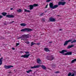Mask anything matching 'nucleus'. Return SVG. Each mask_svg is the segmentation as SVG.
<instances>
[{
    "mask_svg": "<svg viewBox=\"0 0 76 76\" xmlns=\"http://www.w3.org/2000/svg\"><path fill=\"white\" fill-rule=\"evenodd\" d=\"M22 12V10L21 9H19L17 10L18 12Z\"/></svg>",
    "mask_w": 76,
    "mask_h": 76,
    "instance_id": "2f4dec72",
    "label": "nucleus"
},
{
    "mask_svg": "<svg viewBox=\"0 0 76 76\" xmlns=\"http://www.w3.org/2000/svg\"><path fill=\"white\" fill-rule=\"evenodd\" d=\"M42 22H44V21H45V20H44V18L42 19Z\"/></svg>",
    "mask_w": 76,
    "mask_h": 76,
    "instance_id": "58836bf2",
    "label": "nucleus"
},
{
    "mask_svg": "<svg viewBox=\"0 0 76 76\" xmlns=\"http://www.w3.org/2000/svg\"><path fill=\"white\" fill-rule=\"evenodd\" d=\"M1 18H3V16L0 15V19H1Z\"/></svg>",
    "mask_w": 76,
    "mask_h": 76,
    "instance_id": "ea45409f",
    "label": "nucleus"
},
{
    "mask_svg": "<svg viewBox=\"0 0 76 76\" xmlns=\"http://www.w3.org/2000/svg\"><path fill=\"white\" fill-rule=\"evenodd\" d=\"M23 38V36H22L21 37H19L18 38V39H21V40H22V38Z\"/></svg>",
    "mask_w": 76,
    "mask_h": 76,
    "instance_id": "c756f323",
    "label": "nucleus"
},
{
    "mask_svg": "<svg viewBox=\"0 0 76 76\" xmlns=\"http://www.w3.org/2000/svg\"><path fill=\"white\" fill-rule=\"evenodd\" d=\"M25 43H26V44H29V42H25Z\"/></svg>",
    "mask_w": 76,
    "mask_h": 76,
    "instance_id": "c9c22d12",
    "label": "nucleus"
},
{
    "mask_svg": "<svg viewBox=\"0 0 76 76\" xmlns=\"http://www.w3.org/2000/svg\"><path fill=\"white\" fill-rule=\"evenodd\" d=\"M72 47H74V45H69L67 48H72Z\"/></svg>",
    "mask_w": 76,
    "mask_h": 76,
    "instance_id": "dca6fc26",
    "label": "nucleus"
},
{
    "mask_svg": "<svg viewBox=\"0 0 76 76\" xmlns=\"http://www.w3.org/2000/svg\"><path fill=\"white\" fill-rule=\"evenodd\" d=\"M63 0H61L62 1H63Z\"/></svg>",
    "mask_w": 76,
    "mask_h": 76,
    "instance_id": "3c124183",
    "label": "nucleus"
},
{
    "mask_svg": "<svg viewBox=\"0 0 76 76\" xmlns=\"http://www.w3.org/2000/svg\"><path fill=\"white\" fill-rule=\"evenodd\" d=\"M48 7V4H47L46 6H45V8H47V7Z\"/></svg>",
    "mask_w": 76,
    "mask_h": 76,
    "instance_id": "79ce46f5",
    "label": "nucleus"
},
{
    "mask_svg": "<svg viewBox=\"0 0 76 76\" xmlns=\"http://www.w3.org/2000/svg\"><path fill=\"white\" fill-rule=\"evenodd\" d=\"M49 6L50 7V8H51V9H53V7L54 4H53L52 3H50L49 4Z\"/></svg>",
    "mask_w": 76,
    "mask_h": 76,
    "instance_id": "4468645a",
    "label": "nucleus"
},
{
    "mask_svg": "<svg viewBox=\"0 0 76 76\" xmlns=\"http://www.w3.org/2000/svg\"><path fill=\"white\" fill-rule=\"evenodd\" d=\"M50 1H51V0H47L46 1V2L48 3V2H50Z\"/></svg>",
    "mask_w": 76,
    "mask_h": 76,
    "instance_id": "72a5a7b5",
    "label": "nucleus"
},
{
    "mask_svg": "<svg viewBox=\"0 0 76 76\" xmlns=\"http://www.w3.org/2000/svg\"><path fill=\"white\" fill-rule=\"evenodd\" d=\"M59 31H62V29H59Z\"/></svg>",
    "mask_w": 76,
    "mask_h": 76,
    "instance_id": "de8ad7c7",
    "label": "nucleus"
},
{
    "mask_svg": "<svg viewBox=\"0 0 76 76\" xmlns=\"http://www.w3.org/2000/svg\"><path fill=\"white\" fill-rule=\"evenodd\" d=\"M35 44H36L35 43H34V42H32L31 43V47H32V46L34 45H35Z\"/></svg>",
    "mask_w": 76,
    "mask_h": 76,
    "instance_id": "c85d7f7f",
    "label": "nucleus"
},
{
    "mask_svg": "<svg viewBox=\"0 0 76 76\" xmlns=\"http://www.w3.org/2000/svg\"><path fill=\"white\" fill-rule=\"evenodd\" d=\"M29 52H25V53H26V54H29Z\"/></svg>",
    "mask_w": 76,
    "mask_h": 76,
    "instance_id": "e433bc0d",
    "label": "nucleus"
},
{
    "mask_svg": "<svg viewBox=\"0 0 76 76\" xmlns=\"http://www.w3.org/2000/svg\"><path fill=\"white\" fill-rule=\"evenodd\" d=\"M2 15H3V16H6V15H7V13H6V12H2Z\"/></svg>",
    "mask_w": 76,
    "mask_h": 76,
    "instance_id": "393cba45",
    "label": "nucleus"
},
{
    "mask_svg": "<svg viewBox=\"0 0 76 76\" xmlns=\"http://www.w3.org/2000/svg\"><path fill=\"white\" fill-rule=\"evenodd\" d=\"M37 63L38 64H41V61L40 58H39L37 59Z\"/></svg>",
    "mask_w": 76,
    "mask_h": 76,
    "instance_id": "f8f14e48",
    "label": "nucleus"
},
{
    "mask_svg": "<svg viewBox=\"0 0 76 76\" xmlns=\"http://www.w3.org/2000/svg\"><path fill=\"white\" fill-rule=\"evenodd\" d=\"M14 22H15V21H12L11 22H10L9 23L10 24H12V23H13Z\"/></svg>",
    "mask_w": 76,
    "mask_h": 76,
    "instance_id": "f704fd0d",
    "label": "nucleus"
},
{
    "mask_svg": "<svg viewBox=\"0 0 76 76\" xmlns=\"http://www.w3.org/2000/svg\"><path fill=\"white\" fill-rule=\"evenodd\" d=\"M41 67L43 69V70H46V69H47L46 67L43 65L41 66Z\"/></svg>",
    "mask_w": 76,
    "mask_h": 76,
    "instance_id": "a211bd4d",
    "label": "nucleus"
},
{
    "mask_svg": "<svg viewBox=\"0 0 76 76\" xmlns=\"http://www.w3.org/2000/svg\"><path fill=\"white\" fill-rule=\"evenodd\" d=\"M73 74H74V75H76V72H74V73H73Z\"/></svg>",
    "mask_w": 76,
    "mask_h": 76,
    "instance_id": "c03bdc74",
    "label": "nucleus"
},
{
    "mask_svg": "<svg viewBox=\"0 0 76 76\" xmlns=\"http://www.w3.org/2000/svg\"><path fill=\"white\" fill-rule=\"evenodd\" d=\"M40 44L39 42L38 43H36V45H39Z\"/></svg>",
    "mask_w": 76,
    "mask_h": 76,
    "instance_id": "473e14b6",
    "label": "nucleus"
},
{
    "mask_svg": "<svg viewBox=\"0 0 76 76\" xmlns=\"http://www.w3.org/2000/svg\"><path fill=\"white\" fill-rule=\"evenodd\" d=\"M58 7V5H54L53 7V8L52 9H56V8H57V7Z\"/></svg>",
    "mask_w": 76,
    "mask_h": 76,
    "instance_id": "f3484780",
    "label": "nucleus"
},
{
    "mask_svg": "<svg viewBox=\"0 0 76 76\" xmlns=\"http://www.w3.org/2000/svg\"><path fill=\"white\" fill-rule=\"evenodd\" d=\"M27 38L25 37V36H23L22 40H23L24 41H26L27 40Z\"/></svg>",
    "mask_w": 76,
    "mask_h": 76,
    "instance_id": "2eb2a0df",
    "label": "nucleus"
},
{
    "mask_svg": "<svg viewBox=\"0 0 76 76\" xmlns=\"http://www.w3.org/2000/svg\"><path fill=\"white\" fill-rule=\"evenodd\" d=\"M72 41V40L69 39L68 41H65L64 44V46H65V45H67V44H68V42H71Z\"/></svg>",
    "mask_w": 76,
    "mask_h": 76,
    "instance_id": "9b49d317",
    "label": "nucleus"
},
{
    "mask_svg": "<svg viewBox=\"0 0 76 76\" xmlns=\"http://www.w3.org/2000/svg\"><path fill=\"white\" fill-rule=\"evenodd\" d=\"M65 52H67V50H63L61 51H59V53L61 54H63Z\"/></svg>",
    "mask_w": 76,
    "mask_h": 76,
    "instance_id": "ddd939ff",
    "label": "nucleus"
},
{
    "mask_svg": "<svg viewBox=\"0 0 76 76\" xmlns=\"http://www.w3.org/2000/svg\"><path fill=\"white\" fill-rule=\"evenodd\" d=\"M72 74L71 73V72H69L68 75V76H75L74 74H72Z\"/></svg>",
    "mask_w": 76,
    "mask_h": 76,
    "instance_id": "aec40b11",
    "label": "nucleus"
},
{
    "mask_svg": "<svg viewBox=\"0 0 76 76\" xmlns=\"http://www.w3.org/2000/svg\"><path fill=\"white\" fill-rule=\"evenodd\" d=\"M38 6V4H34L33 5H30L28 6V7H30L29 9L30 10H32L34 9V7H37Z\"/></svg>",
    "mask_w": 76,
    "mask_h": 76,
    "instance_id": "f257e3e1",
    "label": "nucleus"
},
{
    "mask_svg": "<svg viewBox=\"0 0 76 76\" xmlns=\"http://www.w3.org/2000/svg\"><path fill=\"white\" fill-rule=\"evenodd\" d=\"M12 50H15V48H12Z\"/></svg>",
    "mask_w": 76,
    "mask_h": 76,
    "instance_id": "49530a36",
    "label": "nucleus"
},
{
    "mask_svg": "<svg viewBox=\"0 0 76 76\" xmlns=\"http://www.w3.org/2000/svg\"><path fill=\"white\" fill-rule=\"evenodd\" d=\"M24 12H28V13H30L31 11L29 10H28L26 9H24Z\"/></svg>",
    "mask_w": 76,
    "mask_h": 76,
    "instance_id": "4be33fe9",
    "label": "nucleus"
},
{
    "mask_svg": "<svg viewBox=\"0 0 76 76\" xmlns=\"http://www.w3.org/2000/svg\"><path fill=\"white\" fill-rule=\"evenodd\" d=\"M24 36L27 38H28L29 37V34L24 35Z\"/></svg>",
    "mask_w": 76,
    "mask_h": 76,
    "instance_id": "5701e85b",
    "label": "nucleus"
},
{
    "mask_svg": "<svg viewBox=\"0 0 76 76\" xmlns=\"http://www.w3.org/2000/svg\"><path fill=\"white\" fill-rule=\"evenodd\" d=\"M44 50L46 51V52H48V51H49V52H50V50L48 49V48H44Z\"/></svg>",
    "mask_w": 76,
    "mask_h": 76,
    "instance_id": "6ab92c4d",
    "label": "nucleus"
},
{
    "mask_svg": "<svg viewBox=\"0 0 76 76\" xmlns=\"http://www.w3.org/2000/svg\"><path fill=\"white\" fill-rule=\"evenodd\" d=\"M10 10H13V8H10Z\"/></svg>",
    "mask_w": 76,
    "mask_h": 76,
    "instance_id": "8fccbe9b",
    "label": "nucleus"
},
{
    "mask_svg": "<svg viewBox=\"0 0 76 76\" xmlns=\"http://www.w3.org/2000/svg\"><path fill=\"white\" fill-rule=\"evenodd\" d=\"M46 58L48 60H50V61H51V60H54V56H48L46 57Z\"/></svg>",
    "mask_w": 76,
    "mask_h": 76,
    "instance_id": "7ed1b4c3",
    "label": "nucleus"
},
{
    "mask_svg": "<svg viewBox=\"0 0 76 76\" xmlns=\"http://www.w3.org/2000/svg\"><path fill=\"white\" fill-rule=\"evenodd\" d=\"M0 56H1V55L0 54Z\"/></svg>",
    "mask_w": 76,
    "mask_h": 76,
    "instance_id": "6e6d98bb",
    "label": "nucleus"
},
{
    "mask_svg": "<svg viewBox=\"0 0 76 76\" xmlns=\"http://www.w3.org/2000/svg\"><path fill=\"white\" fill-rule=\"evenodd\" d=\"M70 1V0H69V1Z\"/></svg>",
    "mask_w": 76,
    "mask_h": 76,
    "instance_id": "864d4df0",
    "label": "nucleus"
},
{
    "mask_svg": "<svg viewBox=\"0 0 76 76\" xmlns=\"http://www.w3.org/2000/svg\"><path fill=\"white\" fill-rule=\"evenodd\" d=\"M43 13H42V14H40V16H43Z\"/></svg>",
    "mask_w": 76,
    "mask_h": 76,
    "instance_id": "37998d69",
    "label": "nucleus"
},
{
    "mask_svg": "<svg viewBox=\"0 0 76 76\" xmlns=\"http://www.w3.org/2000/svg\"><path fill=\"white\" fill-rule=\"evenodd\" d=\"M2 59H3V58L2 57L0 59V66L2 64V61L1 60Z\"/></svg>",
    "mask_w": 76,
    "mask_h": 76,
    "instance_id": "b1692460",
    "label": "nucleus"
},
{
    "mask_svg": "<svg viewBox=\"0 0 76 76\" xmlns=\"http://www.w3.org/2000/svg\"><path fill=\"white\" fill-rule=\"evenodd\" d=\"M60 16V15H58V16Z\"/></svg>",
    "mask_w": 76,
    "mask_h": 76,
    "instance_id": "603ef678",
    "label": "nucleus"
},
{
    "mask_svg": "<svg viewBox=\"0 0 76 76\" xmlns=\"http://www.w3.org/2000/svg\"><path fill=\"white\" fill-rule=\"evenodd\" d=\"M49 44H51V43H53V42H49Z\"/></svg>",
    "mask_w": 76,
    "mask_h": 76,
    "instance_id": "a18cd8bd",
    "label": "nucleus"
},
{
    "mask_svg": "<svg viewBox=\"0 0 76 76\" xmlns=\"http://www.w3.org/2000/svg\"><path fill=\"white\" fill-rule=\"evenodd\" d=\"M75 61H76V58L72 60L71 62V63H73Z\"/></svg>",
    "mask_w": 76,
    "mask_h": 76,
    "instance_id": "a878e982",
    "label": "nucleus"
},
{
    "mask_svg": "<svg viewBox=\"0 0 76 76\" xmlns=\"http://www.w3.org/2000/svg\"><path fill=\"white\" fill-rule=\"evenodd\" d=\"M63 55L65 56H67V55H72V52H67L65 54L63 53Z\"/></svg>",
    "mask_w": 76,
    "mask_h": 76,
    "instance_id": "0eeeda50",
    "label": "nucleus"
},
{
    "mask_svg": "<svg viewBox=\"0 0 76 76\" xmlns=\"http://www.w3.org/2000/svg\"><path fill=\"white\" fill-rule=\"evenodd\" d=\"M17 46H18V45H19V43H17L16 44Z\"/></svg>",
    "mask_w": 76,
    "mask_h": 76,
    "instance_id": "a19ab883",
    "label": "nucleus"
},
{
    "mask_svg": "<svg viewBox=\"0 0 76 76\" xmlns=\"http://www.w3.org/2000/svg\"><path fill=\"white\" fill-rule=\"evenodd\" d=\"M4 67L6 69H10L11 67H13V66H12V65H9L8 66L7 65H5L4 66Z\"/></svg>",
    "mask_w": 76,
    "mask_h": 76,
    "instance_id": "423d86ee",
    "label": "nucleus"
},
{
    "mask_svg": "<svg viewBox=\"0 0 76 76\" xmlns=\"http://www.w3.org/2000/svg\"><path fill=\"white\" fill-rule=\"evenodd\" d=\"M4 25H7L8 24V22H7L5 21L4 22Z\"/></svg>",
    "mask_w": 76,
    "mask_h": 76,
    "instance_id": "cd10ccee",
    "label": "nucleus"
},
{
    "mask_svg": "<svg viewBox=\"0 0 76 76\" xmlns=\"http://www.w3.org/2000/svg\"><path fill=\"white\" fill-rule=\"evenodd\" d=\"M73 42L75 43L76 42V40H74L73 41L71 42V44H73Z\"/></svg>",
    "mask_w": 76,
    "mask_h": 76,
    "instance_id": "7c9ffc66",
    "label": "nucleus"
},
{
    "mask_svg": "<svg viewBox=\"0 0 76 76\" xmlns=\"http://www.w3.org/2000/svg\"><path fill=\"white\" fill-rule=\"evenodd\" d=\"M6 16L7 18H15V16L12 15H6Z\"/></svg>",
    "mask_w": 76,
    "mask_h": 76,
    "instance_id": "9d476101",
    "label": "nucleus"
},
{
    "mask_svg": "<svg viewBox=\"0 0 76 76\" xmlns=\"http://www.w3.org/2000/svg\"><path fill=\"white\" fill-rule=\"evenodd\" d=\"M32 31V29L28 28H26L24 29H22L21 31V32H22V31H23V32H26V31L27 32H29Z\"/></svg>",
    "mask_w": 76,
    "mask_h": 76,
    "instance_id": "f03ea898",
    "label": "nucleus"
},
{
    "mask_svg": "<svg viewBox=\"0 0 76 76\" xmlns=\"http://www.w3.org/2000/svg\"><path fill=\"white\" fill-rule=\"evenodd\" d=\"M14 71H15V70H14Z\"/></svg>",
    "mask_w": 76,
    "mask_h": 76,
    "instance_id": "5fc2aeb1",
    "label": "nucleus"
},
{
    "mask_svg": "<svg viewBox=\"0 0 76 76\" xmlns=\"http://www.w3.org/2000/svg\"><path fill=\"white\" fill-rule=\"evenodd\" d=\"M8 73H12V72H9Z\"/></svg>",
    "mask_w": 76,
    "mask_h": 76,
    "instance_id": "09e8293b",
    "label": "nucleus"
},
{
    "mask_svg": "<svg viewBox=\"0 0 76 76\" xmlns=\"http://www.w3.org/2000/svg\"><path fill=\"white\" fill-rule=\"evenodd\" d=\"M32 71L31 69H30L28 70V71H26V72L27 73H30V72H31Z\"/></svg>",
    "mask_w": 76,
    "mask_h": 76,
    "instance_id": "bb28decb",
    "label": "nucleus"
},
{
    "mask_svg": "<svg viewBox=\"0 0 76 76\" xmlns=\"http://www.w3.org/2000/svg\"><path fill=\"white\" fill-rule=\"evenodd\" d=\"M65 4H66V2H65L59 1L58 3V6H60V5L64 6Z\"/></svg>",
    "mask_w": 76,
    "mask_h": 76,
    "instance_id": "20e7f679",
    "label": "nucleus"
},
{
    "mask_svg": "<svg viewBox=\"0 0 76 76\" xmlns=\"http://www.w3.org/2000/svg\"><path fill=\"white\" fill-rule=\"evenodd\" d=\"M41 66V65H39L37 66H32L31 67V69H36L37 68H39Z\"/></svg>",
    "mask_w": 76,
    "mask_h": 76,
    "instance_id": "1a4fd4ad",
    "label": "nucleus"
},
{
    "mask_svg": "<svg viewBox=\"0 0 76 76\" xmlns=\"http://www.w3.org/2000/svg\"><path fill=\"white\" fill-rule=\"evenodd\" d=\"M30 56V54H25L23 55H22L21 56V57H24V58H28L29 57V56Z\"/></svg>",
    "mask_w": 76,
    "mask_h": 76,
    "instance_id": "39448f33",
    "label": "nucleus"
},
{
    "mask_svg": "<svg viewBox=\"0 0 76 76\" xmlns=\"http://www.w3.org/2000/svg\"><path fill=\"white\" fill-rule=\"evenodd\" d=\"M50 22H55L56 21V19L53 18L51 17L49 18Z\"/></svg>",
    "mask_w": 76,
    "mask_h": 76,
    "instance_id": "6e6552de",
    "label": "nucleus"
},
{
    "mask_svg": "<svg viewBox=\"0 0 76 76\" xmlns=\"http://www.w3.org/2000/svg\"><path fill=\"white\" fill-rule=\"evenodd\" d=\"M55 73L57 74V73H60V72L58 71H57V72H55Z\"/></svg>",
    "mask_w": 76,
    "mask_h": 76,
    "instance_id": "4c0bfd02",
    "label": "nucleus"
},
{
    "mask_svg": "<svg viewBox=\"0 0 76 76\" xmlns=\"http://www.w3.org/2000/svg\"><path fill=\"white\" fill-rule=\"evenodd\" d=\"M20 25L22 26H25L26 25V24L25 23H22L21 24H20Z\"/></svg>",
    "mask_w": 76,
    "mask_h": 76,
    "instance_id": "412c9836",
    "label": "nucleus"
}]
</instances>
